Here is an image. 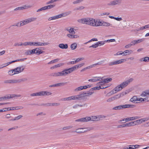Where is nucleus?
<instances>
[{"instance_id": "6ab92c4d", "label": "nucleus", "mask_w": 149, "mask_h": 149, "mask_svg": "<svg viewBox=\"0 0 149 149\" xmlns=\"http://www.w3.org/2000/svg\"><path fill=\"white\" fill-rule=\"evenodd\" d=\"M77 100H81L83 99L84 96L83 93L79 95H76Z\"/></svg>"}, {"instance_id": "8fccbe9b", "label": "nucleus", "mask_w": 149, "mask_h": 149, "mask_svg": "<svg viewBox=\"0 0 149 149\" xmlns=\"http://www.w3.org/2000/svg\"><path fill=\"white\" fill-rule=\"evenodd\" d=\"M106 42V41H105V40L104 41H98V42H97V44L98 45V46H100L101 45H104L105 43Z\"/></svg>"}, {"instance_id": "338daca9", "label": "nucleus", "mask_w": 149, "mask_h": 149, "mask_svg": "<svg viewBox=\"0 0 149 149\" xmlns=\"http://www.w3.org/2000/svg\"><path fill=\"white\" fill-rule=\"evenodd\" d=\"M45 10V7L44 6V7H42V8H41L38 10H37V12H39L40 11H41L42 10Z\"/></svg>"}, {"instance_id": "dca6fc26", "label": "nucleus", "mask_w": 149, "mask_h": 149, "mask_svg": "<svg viewBox=\"0 0 149 149\" xmlns=\"http://www.w3.org/2000/svg\"><path fill=\"white\" fill-rule=\"evenodd\" d=\"M42 48V47H39L35 49H36L35 50L36 54L39 55L40 54L43 53L44 52L41 50Z\"/></svg>"}, {"instance_id": "bf43d9fd", "label": "nucleus", "mask_w": 149, "mask_h": 149, "mask_svg": "<svg viewBox=\"0 0 149 149\" xmlns=\"http://www.w3.org/2000/svg\"><path fill=\"white\" fill-rule=\"evenodd\" d=\"M98 46V45L97 44V42H96V43L95 44H94L93 45L91 46H90L89 47L91 48V47H93V48H96Z\"/></svg>"}, {"instance_id": "0e129e2a", "label": "nucleus", "mask_w": 149, "mask_h": 149, "mask_svg": "<svg viewBox=\"0 0 149 149\" xmlns=\"http://www.w3.org/2000/svg\"><path fill=\"white\" fill-rule=\"evenodd\" d=\"M115 40L114 39H111L110 40H105V41H106V42H114L115 41Z\"/></svg>"}, {"instance_id": "c85d7f7f", "label": "nucleus", "mask_w": 149, "mask_h": 149, "mask_svg": "<svg viewBox=\"0 0 149 149\" xmlns=\"http://www.w3.org/2000/svg\"><path fill=\"white\" fill-rule=\"evenodd\" d=\"M67 36L68 37L70 38H77L78 37L77 35H74V34H68Z\"/></svg>"}, {"instance_id": "cd10ccee", "label": "nucleus", "mask_w": 149, "mask_h": 149, "mask_svg": "<svg viewBox=\"0 0 149 149\" xmlns=\"http://www.w3.org/2000/svg\"><path fill=\"white\" fill-rule=\"evenodd\" d=\"M141 96H146L147 95H149V90L146 91H145L143 92L141 95Z\"/></svg>"}, {"instance_id": "c03bdc74", "label": "nucleus", "mask_w": 149, "mask_h": 149, "mask_svg": "<svg viewBox=\"0 0 149 149\" xmlns=\"http://www.w3.org/2000/svg\"><path fill=\"white\" fill-rule=\"evenodd\" d=\"M104 84H105L104 82V81L103 80H102L101 81L99 82V83H98L97 84V86H103V85H104Z\"/></svg>"}, {"instance_id": "473e14b6", "label": "nucleus", "mask_w": 149, "mask_h": 149, "mask_svg": "<svg viewBox=\"0 0 149 149\" xmlns=\"http://www.w3.org/2000/svg\"><path fill=\"white\" fill-rule=\"evenodd\" d=\"M135 106L134 105H130L129 104H125V108H133L135 107Z\"/></svg>"}, {"instance_id": "39448f33", "label": "nucleus", "mask_w": 149, "mask_h": 149, "mask_svg": "<svg viewBox=\"0 0 149 149\" xmlns=\"http://www.w3.org/2000/svg\"><path fill=\"white\" fill-rule=\"evenodd\" d=\"M87 24L92 26H96L95 24V19L91 18H88Z\"/></svg>"}, {"instance_id": "69168bd1", "label": "nucleus", "mask_w": 149, "mask_h": 149, "mask_svg": "<svg viewBox=\"0 0 149 149\" xmlns=\"http://www.w3.org/2000/svg\"><path fill=\"white\" fill-rule=\"evenodd\" d=\"M72 127L71 126L65 127L63 128V130H68L71 128Z\"/></svg>"}, {"instance_id": "a211bd4d", "label": "nucleus", "mask_w": 149, "mask_h": 149, "mask_svg": "<svg viewBox=\"0 0 149 149\" xmlns=\"http://www.w3.org/2000/svg\"><path fill=\"white\" fill-rule=\"evenodd\" d=\"M69 71L70 70L68 68V69H65L61 71L62 76H65L70 73V72H69Z\"/></svg>"}, {"instance_id": "6e6d98bb", "label": "nucleus", "mask_w": 149, "mask_h": 149, "mask_svg": "<svg viewBox=\"0 0 149 149\" xmlns=\"http://www.w3.org/2000/svg\"><path fill=\"white\" fill-rule=\"evenodd\" d=\"M84 58L83 57L78 58L76 59L75 61V62L76 63H77L79 61L84 60Z\"/></svg>"}, {"instance_id": "13d9d810", "label": "nucleus", "mask_w": 149, "mask_h": 149, "mask_svg": "<svg viewBox=\"0 0 149 149\" xmlns=\"http://www.w3.org/2000/svg\"><path fill=\"white\" fill-rule=\"evenodd\" d=\"M149 28V24H147L145 25L144 26H142L141 28L140 29L143 30V29Z\"/></svg>"}, {"instance_id": "6e6552de", "label": "nucleus", "mask_w": 149, "mask_h": 149, "mask_svg": "<svg viewBox=\"0 0 149 149\" xmlns=\"http://www.w3.org/2000/svg\"><path fill=\"white\" fill-rule=\"evenodd\" d=\"M24 69V68H23L22 66L17 67L14 69V70L15 71V72L16 74H18L23 72Z\"/></svg>"}, {"instance_id": "0eeeda50", "label": "nucleus", "mask_w": 149, "mask_h": 149, "mask_svg": "<svg viewBox=\"0 0 149 149\" xmlns=\"http://www.w3.org/2000/svg\"><path fill=\"white\" fill-rule=\"evenodd\" d=\"M106 118V116L103 115L92 116V118H91V121H98L100 120V118Z\"/></svg>"}, {"instance_id": "9d476101", "label": "nucleus", "mask_w": 149, "mask_h": 149, "mask_svg": "<svg viewBox=\"0 0 149 149\" xmlns=\"http://www.w3.org/2000/svg\"><path fill=\"white\" fill-rule=\"evenodd\" d=\"M49 44L48 42H35V46H46Z\"/></svg>"}, {"instance_id": "58836bf2", "label": "nucleus", "mask_w": 149, "mask_h": 149, "mask_svg": "<svg viewBox=\"0 0 149 149\" xmlns=\"http://www.w3.org/2000/svg\"><path fill=\"white\" fill-rule=\"evenodd\" d=\"M111 25L109 23L104 22H103L102 24H101V26H108Z\"/></svg>"}, {"instance_id": "774afa93", "label": "nucleus", "mask_w": 149, "mask_h": 149, "mask_svg": "<svg viewBox=\"0 0 149 149\" xmlns=\"http://www.w3.org/2000/svg\"><path fill=\"white\" fill-rule=\"evenodd\" d=\"M114 100L113 99V97H110V98H109L107 100V101L108 102H111Z\"/></svg>"}, {"instance_id": "4be33fe9", "label": "nucleus", "mask_w": 149, "mask_h": 149, "mask_svg": "<svg viewBox=\"0 0 149 149\" xmlns=\"http://www.w3.org/2000/svg\"><path fill=\"white\" fill-rule=\"evenodd\" d=\"M8 95L9 99L15 97H19L21 96V95L19 94H8Z\"/></svg>"}, {"instance_id": "49530a36", "label": "nucleus", "mask_w": 149, "mask_h": 149, "mask_svg": "<svg viewBox=\"0 0 149 149\" xmlns=\"http://www.w3.org/2000/svg\"><path fill=\"white\" fill-rule=\"evenodd\" d=\"M66 82L65 83H60L56 84L57 87L61 86H64L65 84H66Z\"/></svg>"}, {"instance_id": "f704fd0d", "label": "nucleus", "mask_w": 149, "mask_h": 149, "mask_svg": "<svg viewBox=\"0 0 149 149\" xmlns=\"http://www.w3.org/2000/svg\"><path fill=\"white\" fill-rule=\"evenodd\" d=\"M8 73L9 75L11 76L16 74L15 71L14 70V69L9 71Z\"/></svg>"}, {"instance_id": "3c124183", "label": "nucleus", "mask_w": 149, "mask_h": 149, "mask_svg": "<svg viewBox=\"0 0 149 149\" xmlns=\"http://www.w3.org/2000/svg\"><path fill=\"white\" fill-rule=\"evenodd\" d=\"M84 7L83 6H81L79 7L75 8L74 9V10H81L84 9Z\"/></svg>"}, {"instance_id": "aec40b11", "label": "nucleus", "mask_w": 149, "mask_h": 149, "mask_svg": "<svg viewBox=\"0 0 149 149\" xmlns=\"http://www.w3.org/2000/svg\"><path fill=\"white\" fill-rule=\"evenodd\" d=\"M37 18L36 17H31L26 19L27 24L31 22H33Z\"/></svg>"}, {"instance_id": "a18cd8bd", "label": "nucleus", "mask_w": 149, "mask_h": 149, "mask_svg": "<svg viewBox=\"0 0 149 149\" xmlns=\"http://www.w3.org/2000/svg\"><path fill=\"white\" fill-rule=\"evenodd\" d=\"M108 65L109 66H112L113 65H116L115 61L109 62L108 63Z\"/></svg>"}, {"instance_id": "680f3d73", "label": "nucleus", "mask_w": 149, "mask_h": 149, "mask_svg": "<svg viewBox=\"0 0 149 149\" xmlns=\"http://www.w3.org/2000/svg\"><path fill=\"white\" fill-rule=\"evenodd\" d=\"M83 0H77L73 1V3L74 4L79 3L83 1Z\"/></svg>"}, {"instance_id": "37998d69", "label": "nucleus", "mask_w": 149, "mask_h": 149, "mask_svg": "<svg viewBox=\"0 0 149 149\" xmlns=\"http://www.w3.org/2000/svg\"><path fill=\"white\" fill-rule=\"evenodd\" d=\"M112 80V78H108L106 79H105L103 80L104 82L105 83H107L109 82V81H111Z\"/></svg>"}, {"instance_id": "f03ea898", "label": "nucleus", "mask_w": 149, "mask_h": 149, "mask_svg": "<svg viewBox=\"0 0 149 149\" xmlns=\"http://www.w3.org/2000/svg\"><path fill=\"white\" fill-rule=\"evenodd\" d=\"M133 80V79L130 78V79H128L121 84H120L122 88L123 89L127 86L131 82H132Z\"/></svg>"}, {"instance_id": "de8ad7c7", "label": "nucleus", "mask_w": 149, "mask_h": 149, "mask_svg": "<svg viewBox=\"0 0 149 149\" xmlns=\"http://www.w3.org/2000/svg\"><path fill=\"white\" fill-rule=\"evenodd\" d=\"M52 103H48L45 104H42V105L44 106L45 107H49V106H52Z\"/></svg>"}, {"instance_id": "7c9ffc66", "label": "nucleus", "mask_w": 149, "mask_h": 149, "mask_svg": "<svg viewBox=\"0 0 149 149\" xmlns=\"http://www.w3.org/2000/svg\"><path fill=\"white\" fill-rule=\"evenodd\" d=\"M23 117L22 115H19L14 118L13 119H12L10 120V121H14L19 120L21 118Z\"/></svg>"}, {"instance_id": "423d86ee", "label": "nucleus", "mask_w": 149, "mask_h": 149, "mask_svg": "<svg viewBox=\"0 0 149 149\" xmlns=\"http://www.w3.org/2000/svg\"><path fill=\"white\" fill-rule=\"evenodd\" d=\"M64 14H61L58 15L53 16L52 17H49L48 18V20L49 21H51L52 20H54L57 19L61 18L62 17H64L65 15H64Z\"/></svg>"}, {"instance_id": "2eb2a0df", "label": "nucleus", "mask_w": 149, "mask_h": 149, "mask_svg": "<svg viewBox=\"0 0 149 149\" xmlns=\"http://www.w3.org/2000/svg\"><path fill=\"white\" fill-rule=\"evenodd\" d=\"M58 46L60 48L62 49H67L68 47V46L67 44H64L63 43L60 44L58 45Z\"/></svg>"}, {"instance_id": "f257e3e1", "label": "nucleus", "mask_w": 149, "mask_h": 149, "mask_svg": "<svg viewBox=\"0 0 149 149\" xmlns=\"http://www.w3.org/2000/svg\"><path fill=\"white\" fill-rule=\"evenodd\" d=\"M27 79L26 78H22L19 79H10V84H15L20 83L22 82H24L27 81Z\"/></svg>"}, {"instance_id": "20e7f679", "label": "nucleus", "mask_w": 149, "mask_h": 149, "mask_svg": "<svg viewBox=\"0 0 149 149\" xmlns=\"http://www.w3.org/2000/svg\"><path fill=\"white\" fill-rule=\"evenodd\" d=\"M121 2V0H115L110 2L107 3V5L109 6H113L116 5L120 4Z\"/></svg>"}, {"instance_id": "9b49d317", "label": "nucleus", "mask_w": 149, "mask_h": 149, "mask_svg": "<svg viewBox=\"0 0 149 149\" xmlns=\"http://www.w3.org/2000/svg\"><path fill=\"white\" fill-rule=\"evenodd\" d=\"M107 87V86H105L104 85H103V86H99L93 88L90 90V91H93L96 90H99L100 89H103L106 88Z\"/></svg>"}, {"instance_id": "7ed1b4c3", "label": "nucleus", "mask_w": 149, "mask_h": 149, "mask_svg": "<svg viewBox=\"0 0 149 149\" xmlns=\"http://www.w3.org/2000/svg\"><path fill=\"white\" fill-rule=\"evenodd\" d=\"M91 118L90 117H86L77 119L75 120L76 122H85L91 121Z\"/></svg>"}, {"instance_id": "c9c22d12", "label": "nucleus", "mask_w": 149, "mask_h": 149, "mask_svg": "<svg viewBox=\"0 0 149 149\" xmlns=\"http://www.w3.org/2000/svg\"><path fill=\"white\" fill-rule=\"evenodd\" d=\"M63 64H59L57 65H55L53 66L52 67L50 68V69H54L55 68H56L58 67H59L61 66Z\"/></svg>"}, {"instance_id": "4d7b16f0", "label": "nucleus", "mask_w": 149, "mask_h": 149, "mask_svg": "<svg viewBox=\"0 0 149 149\" xmlns=\"http://www.w3.org/2000/svg\"><path fill=\"white\" fill-rule=\"evenodd\" d=\"M83 89L82 86H80L78 88H76L74 90V91H80L82 90Z\"/></svg>"}, {"instance_id": "c756f323", "label": "nucleus", "mask_w": 149, "mask_h": 149, "mask_svg": "<svg viewBox=\"0 0 149 149\" xmlns=\"http://www.w3.org/2000/svg\"><path fill=\"white\" fill-rule=\"evenodd\" d=\"M148 119L146 120V118L141 119L139 120H137L138 124H141L143 122H144L145 121H146Z\"/></svg>"}, {"instance_id": "f8f14e48", "label": "nucleus", "mask_w": 149, "mask_h": 149, "mask_svg": "<svg viewBox=\"0 0 149 149\" xmlns=\"http://www.w3.org/2000/svg\"><path fill=\"white\" fill-rule=\"evenodd\" d=\"M88 18H83L78 19L77 22L80 23L87 24Z\"/></svg>"}, {"instance_id": "e2e57ef3", "label": "nucleus", "mask_w": 149, "mask_h": 149, "mask_svg": "<svg viewBox=\"0 0 149 149\" xmlns=\"http://www.w3.org/2000/svg\"><path fill=\"white\" fill-rule=\"evenodd\" d=\"M58 1V0H51L47 2L46 4H48L50 3H52Z\"/></svg>"}, {"instance_id": "ea45409f", "label": "nucleus", "mask_w": 149, "mask_h": 149, "mask_svg": "<svg viewBox=\"0 0 149 149\" xmlns=\"http://www.w3.org/2000/svg\"><path fill=\"white\" fill-rule=\"evenodd\" d=\"M93 92H88V93H83V94H84V97L86 96H88L90 95H91L93 93Z\"/></svg>"}, {"instance_id": "bb28decb", "label": "nucleus", "mask_w": 149, "mask_h": 149, "mask_svg": "<svg viewBox=\"0 0 149 149\" xmlns=\"http://www.w3.org/2000/svg\"><path fill=\"white\" fill-rule=\"evenodd\" d=\"M102 80L101 78H93L89 79L88 80L89 81H91L92 82H95L101 80Z\"/></svg>"}, {"instance_id": "4c0bfd02", "label": "nucleus", "mask_w": 149, "mask_h": 149, "mask_svg": "<svg viewBox=\"0 0 149 149\" xmlns=\"http://www.w3.org/2000/svg\"><path fill=\"white\" fill-rule=\"evenodd\" d=\"M8 99H9L8 95L3 97H0V101L6 100Z\"/></svg>"}, {"instance_id": "b1692460", "label": "nucleus", "mask_w": 149, "mask_h": 149, "mask_svg": "<svg viewBox=\"0 0 149 149\" xmlns=\"http://www.w3.org/2000/svg\"><path fill=\"white\" fill-rule=\"evenodd\" d=\"M82 130V128L77 129L74 132L77 133H81L85 132L86 131V130Z\"/></svg>"}, {"instance_id": "09e8293b", "label": "nucleus", "mask_w": 149, "mask_h": 149, "mask_svg": "<svg viewBox=\"0 0 149 149\" xmlns=\"http://www.w3.org/2000/svg\"><path fill=\"white\" fill-rule=\"evenodd\" d=\"M126 127H130L133 126L132 121L125 124Z\"/></svg>"}, {"instance_id": "5701e85b", "label": "nucleus", "mask_w": 149, "mask_h": 149, "mask_svg": "<svg viewBox=\"0 0 149 149\" xmlns=\"http://www.w3.org/2000/svg\"><path fill=\"white\" fill-rule=\"evenodd\" d=\"M140 62L144 61L145 62H148L149 61V57L148 56L139 59Z\"/></svg>"}, {"instance_id": "603ef678", "label": "nucleus", "mask_w": 149, "mask_h": 149, "mask_svg": "<svg viewBox=\"0 0 149 149\" xmlns=\"http://www.w3.org/2000/svg\"><path fill=\"white\" fill-rule=\"evenodd\" d=\"M69 31V32L70 33H71L72 34H74L75 33V32L74 31V29L71 28H70L69 30H68Z\"/></svg>"}, {"instance_id": "ddd939ff", "label": "nucleus", "mask_w": 149, "mask_h": 149, "mask_svg": "<svg viewBox=\"0 0 149 149\" xmlns=\"http://www.w3.org/2000/svg\"><path fill=\"white\" fill-rule=\"evenodd\" d=\"M122 88L120 85V84L118 85L117 86H116L113 90V91H115V93H116L117 92L120 91H121L122 89ZM112 92V91H111V92ZM112 93H113V91H112Z\"/></svg>"}, {"instance_id": "79ce46f5", "label": "nucleus", "mask_w": 149, "mask_h": 149, "mask_svg": "<svg viewBox=\"0 0 149 149\" xmlns=\"http://www.w3.org/2000/svg\"><path fill=\"white\" fill-rule=\"evenodd\" d=\"M139 118V116H137L132 117L129 118L130 121L136 120Z\"/></svg>"}, {"instance_id": "f3484780", "label": "nucleus", "mask_w": 149, "mask_h": 149, "mask_svg": "<svg viewBox=\"0 0 149 149\" xmlns=\"http://www.w3.org/2000/svg\"><path fill=\"white\" fill-rule=\"evenodd\" d=\"M124 109H125V105H119L113 108V109L114 110H120Z\"/></svg>"}, {"instance_id": "4468645a", "label": "nucleus", "mask_w": 149, "mask_h": 149, "mask_svg": "<svg viewBox=\"0 0 149 149\" xmlns=\"http://www.w3.org/2000/svg\"><path fill=\"white\" fill-rule=\"evenodd\" d=\"M40 92V96H49L51 95L52 93L47 91H42Z\"/></svg>"}, {"instance_id": "864d4df0", "label": "nucleus", "mask_w": 149, "mask_h": 149, "mask_svg": "<svg viewBox=\"0 0 149 149\" xmlns=\"http://www.w3.org/2000/svg\"><path fill=\"white\" fill-rule=\"evenodd\" d=\"M58 60V59H54V60H52V61H50L48 63V64H50L51 63H55V62H57Z\"/></svg>"}, {"instance_id": "e433bc0d", "label": "nucleus", "mask_w": 149, "mask_h": 149, "mask_svg": "<svg viewBox=\"0 0 149 149\" xmlns=\"http://www.w3.org/2000/svg\"><path fill=\"white\" fill-rule=\"evenodd\" d=\"M133 51L131 50H127L124 51L125 54L129 55Z\"/></svg>"}, {"instance_id": "2f4dec72", "label": "nucleus", "mask_w": 149, "mask_h": 149, "mask_svg": "<svg viewBox=\"0 0 149 149\" xmlns=\"http://www.w3.org/2000/svg\"><path fill=\"white\" fill-rule=\"evenodd\" d=\"M55 6V5H50L46 6H45V10L50 9L54 8Z\"/></svg>"}, {"instance_id": "a878e982", "label": "nucleus", "mask_w": 149, "mask_h": 149, "mask_svg": "<svg viewBox=\"0 0 149 149\" xmlns=\"http://www.w3.org/2000/svg\"><path fill=\"white\" fill-rule=\"evenodd\" d=\"M77 46V44L76 43H74L70 45V48L72 50H74L75 49Z\"/></svg>"}, {"instance_id": "1a4fd4ad", "label": "nucleus", "mask_w": 149, "mask_h": 149, "mask_svg": "<svg viewBox=\"0 0 149 149\" xmlns=\"http://www.w3.org/2000/svg\"><path fill=\"white\" fill-rule=\"evenodd\" d=\"M49 76L51 77H56L62 76V75L61 71L52 73L50 74Z\"/></svg>"}, {"instance_id": "72a5a7b5", "label": "nucleus", "mask_w": 149, "mask_h": 149, "mask_svg": "<svg viewBox=\"0 0 149 149\" xmlns=\"http://www.w3.org/2000/svg\"><path fill=\"white\" fill-rule=\"evenodd\" d=\"M30 95L31 96H40V92H38L31 94Z\"/></svg>"}, {"instance_id": "a19ab883", "label": "nucleus", "mask_w": 149, "mask_h": 149, "mask_svg": "<svg viewBox=\"0 0 149 149\" xmlns=\"http://www.w3.org/2000/svg\"><path fill=\"white\" fill-rule=\"evenodd\" d=\"M20 26H22L27 24L26 19L24 20L20 21Z\"/></svg>"}, {"instance_id": "052dcab7", "label": "nucleus", "mask_w": 149, "mask_h": 149, "mask_svg": "<svg viewBox=\"0 0 149 149\" xmlns=\"http://www.w3.org/2000/svg\"><path fill=\"white\" fill-rule=\"evenodd\" d=\"M91 68V66L90 65L89 66L87 67L82 69L81 70V72H82L86 70L87 69H89Z\"/></svg>"}, {"instance_id": "393cba45", "label": "nucleus", "mask_w": 149, "mask_h": 149, "mask_svg": "<svg viewBox=\"0 0 149 149\" xmlns=\"http://www.w3.org/2000/svg\"><path fill=\"white\" fill-rule=\"evenodd\" d=\"M124 95V94L123 93H122L118 94V95H115L113 97H112L114 100H117L118 99H119L121 95Z\"/></svg>"}, {"instance_id": "412c9836", "label": "nucleus", "mask_w": 149, "mask_h": 149, "mask_svg": "<svg viewBox=\"0 0 149 149\" xmlns=\"http://www.w3.org/2000/svg\"><path fill=\"white\" fill-rule=\"evenodd\" d=\"M137 99V97L136 96H134L132 97L130 100V101L135 103H139V102H136V100H138Z\"/></svg>"}, {"instance_id": "5fc2aeb1", "label": "nucleus", "mask_w": 149, "mask_h": 149, "mask_svg": "<svg viewBox=\"0 0 149 149\" xmlns=\"http://www.w3.org/2000/svg\"><path fill=\"white\" fill-rule=\"evenodd\" d=\"M92 128L91 127H84L82 128V130H86V132L91 130Z\"/></svg>"}]
</instances>
